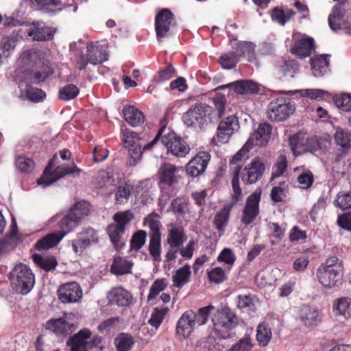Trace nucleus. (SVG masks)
Instances as JSON below:
<instances>
[{"instance_id":"f257e3e1","label":"nucleus","mask_w":351,"mask_h":351,"mask_svg":"<svg viewBox=\"0 0 351 351\" xmlns=\"http://www.w3.org/2000/svg\"><path fill=\"white\" fill-rule=\"evenodd\" d=\"M213 332L219 339H230L237 336L236 328L239 320L237 315L229 308L217 310L212 315Z\"/></svg>"},{"instance_id":"f8f14e48","label":"nucleus","mask_w":351,"mask_h":351,"mask_svg":"<svg viewBox=\"0 0 351 351\" xmlns=\"http://www.w3.org/2000/svg\"><path fill=\"white\" fill-rule=\"evenodd\" d=\"M108 58V55L101 46L90 45L87 46L86 54H81L76 58L75 66L79 70H83L88 63L97 65L106 61Z\"/></svg>"},{"instance_id":"c85d7f7f","label":"nucleus","mask_w":351,"mask_h":351,"mask_svg":"<svg viewBox=\"0 0 351 351\" xmlns=\"http://www.w3.org/2000/svg\"><path fill=\"white\" fill-rule=\"evenodd\" d=\"M20 63L24 67V74L25 70L38 69L39 65L43 62L35 49H29L22 53L19 59Z\"/></svg>"},{"instance_id":"49530a36","label":"nucleus","mask_w":351,"mask_h":351,"mask_svg":"<svg viewBox=\"0 0 351 351\" xmlns=\"http://www.w3.org/2000/svg\"><path fill=\"white\" fill-rule=\"evenodd\" d=\"M168 286L167 280L166 278H158L152 285L149 292L147 295L148 302H151L156 299L158 294L163 291Z\"/></svg>"},{"instance_id":"473e14b6","label":"nucleus","mask_w":351,"mask_h":351,"mask_svg":"<svg viewBox=\"0 0 351 351\" xmlns=\"http://www.w3.org/2000/svg\"><path fill=\"white\" fill-rule=\"evenodd\" d=\"M300 319L308 327L316 326L322 320L319 312L310 307H304L301 310Z\"/></svg>"},{"instance_id":"c03bdc74","label":"nucleus","mask_w":351,"mask_h":351,"mask_svg":"<svg viewBox=\"0 0 351 351\" xmlns=\"http://www.w3.org/2000/svg\"><path fill=\"white\" fill-rule=\"evenodd\" d=\"M148 251L154 262L161 261V237H149Z\"/></svg>"},{"instance_id":"e433bc0d","label":"nucleus","mask_w":351,"mask_h":351,"mask_svg":"<svg viewBox=\"0 0 351 351\" xmlns=\"http://www.w3.org/2000/svg\"><path fill=\"white\" fill-rule=\"evenodd\" d=\"M191 274V272L189 265H185L180 267L176 271L175 274L172 276L173 285L178 288H182L189 282Z\"/></svg>"},{"instance_id":"c9c22d12","label":"nucleus","mask_w":351,"mask_h":351,"mask_svg":"<svg viewBox=\"0 0 351 351\" xmlns=\"http://www.w3.org/2000/svg\"><path fill=\"white\" fill-rule=\"evenodd\" d=\"M277 69L280 76L293 77L294 74L298 70V64L294 60H281L278 62Z\"/></svg>"},{"instance_id":"774afa93","label":"nucleus","mask_w":351,"mask_h":351,"mask_svg":"<svg viewBox=\"0 0 351 351\" xmlns=\"http://www.w3.org/2000/svg\"><path fill=\"white\" fill-rule=\"evenodd\" d=\"M252 346L250 339L245 337L226 351H250Z\"/></svg>"},{"instance_id":"a878e982","label":"nucleus","mask_w":351,"mask_h":351,"mask_svg":"<svg viewBox=\"0 0 351 351\" xmlns=\"http://www.w3.org/2000/svg\"><path fill=\"white\" fill-rule=\"evenodd\" d=\"M226 86L233 87L234 92L241 95L254 94L259 90L258 85L248 80L236 81L228 85L218 86L217 89H223Z\"/></svg>"},{"instance_id":"603ef678","label":"nucleus","mask_w":351,"mask_h":351,"mask_svg":"<svg viewBox=\"0 0 351 351\" xmlns=\"http://www.w3.org/2000/svg\"><path fill=\"white\" fill-rule=\"evenodd\" d=\"M339 4L333 7L332 13L328 18V24L332 29H337L339 28V24H337L334 20L341 21L344 16V10L342 5H343L345 2L343 3L339 2Z\"/></svg>"},{"instance_id":"4be33fe9","label":"nucleus","mask_w":351,"mask_h":351,"mask_svg":"<svg viewBox=\"0 0 351 351\" xmlns=\"http://www.w3.org/2000/svg\"><path fill=\"white\" fill-rule=\"evenodd\" d=\"M315 50L313 38L311 37L302 38L295 42L294 46L291 49V53L299 58H305L310 56Z\"/></svg>"},{"instance_id":"a19ab883","label":"nucleus","mask_w":351,"mask_h":351,"mask_svg":"<svg viewBox=\"0 0 351 351\" xmlns=\"http://www.w3.org/2000/svg\"><path fill=\"white\" fill-rule=\"evenodd\" d=\"M134 343V337L128 333H120L114 339L117 351H130Z\"/></svg>"},{"instance_id":"69168bd1","label":"nucleus","mask_w":351,"mask_h":351,"mask_svg":"<svg viewBox=\"0 0 351 351\" xmlns=\"http://www.w3.org/2000/svg\"><path fill=\"white\" fill-rule=\"evenodd\" d=\"M335 105L345 112L351 111V96L348 94H342L335 98Z\"/></svg>"},{"instance_id":"7c9ffc66","label":"nucleus","mask_w":351,"mask_h":351,"mask_svg":"<svg viewBox=\"0 0 351 351\" xmlns=\"http://www.w3.org/2000/svg\"><path fill=\"white\" fill-rule=\"evenodd\" d=\"M132 266V261L121 256H116L114 258L110 270L115 275H123L131 273Z\"/></svg>"},{"instance_id":"c756f323","label":"nucleus","mask_w":351,"mask_h":351,"mask_svg":"<svg viewBox=\"0 0 351 351\" xmlns=\"http://www.w3.org/2000/svg\"><path fill=\"white\" fill-rule=\"evenodd\" d=\"M123 114L125 121L132 126H136L144 122L143 112L134 106L124 107Z\"/></svg>"},{"instance_id":"72a5a7b5","label":"nucleus","mask_w":351,"mask_h":351,"mask_svg":"<svg viewBox=\"0 0 351 351\" xmlns=\"http://www.w3.org/2000/svg\"><path fill=\"white\" fill-rule=\"evenodd\" d=\"M230 210V206H224L216 213L213 223L218 232H224L229 221Z\"/></svg>"},{"instance_id":"58836bf2","label":"nucleus","mask_w":351,"mask_h":351,"mask_svg":"<svg viewBox=\"0 0 351 351\" xmlns=\"http://www.w3.org/2000/svg\"><path fill=\"white\" fill-rule=\"evenodd\" d=\"M333 311L336 315L343 316L346 319L351 318V300L347 298L337 300L333 305Z\"/></svg>"},{"instance_id":"423d86ee","label":"nucleus","mask_w":351,"mask_h":351,"mask_svg":"<svg viewBox=\"0 0 351 351\" xmlns=\"http://www.w3.org/2000/svg\"><path fill=\"white\" fill-rule=\"evenodd\" d=\"M133 217L134 215L130 210L117 212L112 217L114 223L109 224L106 228L110 240L117 251L121 250L125 245L122 239L125 232V226Z\"/></svg>"},{"instance_id":"2eb2a0df","label":"nucleus","mask_w":351,"mask_h":351,"mask_svg":"<svg viewBox=\"0 0 351 351\" xmlns=\"http://www.w3.org/2000/svg\"><path fill=\"white\" fill-rule=\"evenodd\" d=\"M237 167H240L239 177H241L244 184L256 183L261 178L265 169V164L258 157L254 158L251 162L243 169H241L239 165H237Z\"/></svg>"},{"instance_id":"bb28decb","label":"nucleus","mask_w":351,"mask_h":351,"mask_svg":"<svg viewBox=\"0 0 351 351\" xmlns=\"http://www.w3.org/2000/svg\"><path fill=\"white\" fill-rule=\"evenodd\" d=\"M330 56L328 54H322L311 58L310 64L314 76L321 77L329 71Z\"/></svg>"},{"instance_id":"ddd939ff","label":"nucleus","mask_w":351,"mask_h":351,"mask_svg":"<svg viewBox=\"0 0 351 351\" xmlns=\"http://www.w3.org/2000/svg\"><path fill=\"white\" fill-rule=\"evenodd\" d=\"M261 196V192L256 191L246 199L241 217V221L245 227L252 223L259 215Z\"/></svg>"},{"instance_id":"ea45409f","label":"nucleus","mask_w":351,"mask_h":351,"mask_svg":"<svg viewBox=\"0 0 351 351\" xmlns=\"http://www.w3.org/2000/svg\"><path fill=\"white\" fill-rule=\"evenodd\" d=\"M271 331L268 323H260L256 330V340L261 346H266L271 339Z\"/></svg>"},{"instance_id":"0eeeda50","label":"nucleus","mask_w":351,"mask_h":351,"mask_svg":"<svg viewBox=\"0 0 351 351\" xmlns=\"http://www.w3.org/2000/svg\"><path fill=\"white\" fill-rule=\"evenodd\" d=\"M56 159L57 156L54 155L45 169L43 176L38 179L37 183L38 185H42L45 187L64 176L69 174L79 176L82 171V170L75 165L71 167L65 165H59L54 168V162Z\"/></svg>"},{"instance_id":"9b49d317","label":"nucleus","mask_w":351,"mask_h":351,"mask_svg":"<svg viewBox=\"0 0 351 351\" xmlns=\"http://www.w3.org/2000/svg\"><path fill=\"white\" fill-rule=\"evenodd\" d=\"M123 142L125 147L128 149V154L130 156L129 165L134 166L138 160H141L143 154L142 144L141 138L138 137L137 133L130 130L128 128L122 129ZM145 145H143V147Z\"/></svg>"},{"instance_id":"13d9d810","label":"nucleus","mask_w":351,"mask_h":351,"mask_svg":"<svg viewBox=\"0 0 351 351\" xmlns=\"http://www.w3.org/2000/svg\"><path fill=\"white\" fill-rule=\"evenodd\" d=\"M25 90L27 98L29 101L40 102L46 97V94L42 89L34 88L29 84H27Z\"/></svg>"},{"instance_id":"a211bd4d","label":"nucleus","mask_w":351,"mask_h":351,"mask_svg":"<svg viewBox=\"0 0 351 351\" xmlns=\"http://www.w3.org/2000/svg\"><path fill=\"white\" fill-rule=\"evenodd\" d=\"M210 155L206 152H198L187 164V174L192 177L202 175L206 170L210 161Z\"/></svg>"},{"instance_id":"f3484780","label":"nucleus","mask_w":351,"mask_h":351,"mask_svg":"<svg viewBox=\"0 0 351 351\" xmlns=\"http://www.w3.org/2000/svg\"><path fill=\"white\" fill-rule=\"evenodd\" d=\"M239 127V121L236 116L227 117L219 123L217 127L215 141L222 144L227 143Z\"/></svg>"},{"instance_id":"bf43d9fd","label":"nucleus","mask_w":351,"mask_h":351,"mask_svg":"<svg viewBox=\"0 0 351 351\" xmlns=\"http://www.w3.org/2000/svg\"><path fill=\"white\" fill-rule=\"evenodd\" d=\"M156 217H158V215L155 214L154 215H149L145 219L150 229L149 237H161L160 232L161 223Z\"/></svg>"},{"instance_id":"6ab92c4d","label":"nucleus","mask_w":351,"mask_h":351,"mask_svg":"<svg viewBox=\"0 0 351 351\" xmlns=\"http://www.w3.org/2000/svg\"><path fill=\"white\" fill-rule=\"evenodd\" d=\"M193 318L192 310L185 311L180 317L176 324V335L179 339H186L191 335L195 326Z\"/></svg>"},{"instance_id":"864d4df0","label":"nucleus","mask_w":351,"mask_h":351,"mask_svg":"<svg viewBox=\"0 0 351 351\" xmlns=\"http://www.w3.org/2000/svg\"><path fill=\"white\" fill-rule=\"evenodd\" d=\"M239 175H240V167H236L235 170L232 178V187L233 194L232 195V199L234 202H237L240 200L242 194L241 188L239 185Z\"/></svg>"},{"instance_id":"09e8293b","label":"nucleus","mask_w":351,"mask_h":351,"mask_svg":"<svg viewBox=\"0 0 351 351\" xmlns=\"http://www.w3.org/2000/svg\"><path fill=\"white\" fill-rule=\"evenodd\" d=\"M177 216H183L188 210V204L184 197L174 198L170 205V209Z\"/></svg>"},{"instance_id":"393cba45","label":"nucleus","mask_w":351,"mask_h":351,"mask_svg":"<svg viewBox=\"0 0 351 351\" xmlns=\"http://www.w3.org/2000/svg\"><path fill=\"white\" fill-rule=\"evenodd\" d=\"M178 168L170 163H165L159 169L160 184L162 189L165 186H170L177 182L176 173Z\"/></svg>"},{"instance_id":"cd10ccee","label":"nucleus","mask_w":351,"mask_h":351,"mask_svg":"<svg viewBox=\"0 0 351 351\" xmlns=\"http://www.w3.org/2000/svg\"><path fill=\"white\" fill-rule=\"evenodd\" d=\"M63 237L64 234H60L58 232L47 234L38 240L34 245V247L38 251L47 250L56 246Z\"/></svg>"},{"instance_id":"0e129e2a","label":"nucleus","mask_w":351,"mask_h":351,"mask_svg":"<svg viewBox=\"0 0 351 351\" xmlns=\"http://www.w3.org/2000/svg\"><path fill=\"white\" fill-rule=\"evenodd\" d=\"M271 199L276 203L282 202L286 196L285 182H282L278 186L272 188L271 191Z\"/></svg>"},{"instance_id":"5701e85b","label":"nucleus","mask_w":351,"mask_h":351,"mask_svg":"<svg viewBox=\"0 0 351 351\" xmlns=\"http://www.w3.org/2000/svg\"><path fill=\"white\" fill-rule=\"evenodd\" d=\"M108 298L112 304L119 306H128L132 303V295L122 287H115L108 294Z\"/></svg>"},{"instance_id":"a18cd8bd","label":"nucleus","mask_w":351,"mask_h":351,"mask_svg":"<svg viewBox=\"0 0 351 351\" xmlns=\"http://www.w3.org/2000/svg\"><path fill=\"white\" fill-rule=\"evenodd\" d=\"M169 308L167 306L161 308H155L152 313L148 323L153 327L158 328L162 324L165 315L169 313Z\"/></svg>"},{"instance_id":"dca6fc26","label":"nucleus","mask_w":351,"mask_h":351,"mask_svg":"<svg viewBox=\"0 0 351 351\" xmlns=\"http://www.w3.org/2000/svg\"><path fill=\"white\" fill-rule=\"evenodd\" d=\"M58 298L62 303H74L82 296L80 285L74 281L61 285L57 291Z\"/></svg>"},{"instance_id":"6e6552de","label":"nucleus","mask_w":351,"mask_h":351,"mask_svg":"<svg viewBox=\"0 0 351 351\" xmlns=\"http://www.w3.org/2000/svg\"><path fill=\"white\" fill-rule=\"evenodd\" d=\"M212 107L205 104H195L185 113L182 119L188 127L199 128L202 129L208 125Z\"/></svg>"},{"instance_id":"37998d69","label":"nucleus","mask_w":351,"mask_h":351,"mask_svg":"<svg viewBox=\"0 0 351 351\" xmlns=\"http://www.w3.org/2000/svg\"><path fill=\"white\" fill-rule=\"evenodd\" d=\"M46 328L56 335H66L69 329V323L62 318L50 319L47 322Z\"/></svg>"},{"instance_id":"79ce46f5","label":"nucleus","mask_w":351,"mask_h":351,"mask_svg":"<svg viewBox=\"0 0 351 351\" xmlns=\"http://www.w3.org/2000/svg\"><path fill=\"white\" fill-rule=\"evenodd\" d=\"M32 259L36 264L46 271L54 270L58 265L56 258L53 256L43 257L39 254H34L32 255Z\"/></svg>"},{"instance_id":"052dcab7","label":"nucleus","mask_w":351,"mask_h":351,"mask_svg":"<svg viewBox=\"0 0 351 351\" xmlns=\"http://www.w3.org/2000/svg\"><path fill=\"white\" fill-rule=\"evenodd\" d=\"M79 88L74 84H68L60 90L59 97L62 100L69 101L77 96Z\"/></svg>"},{"instance_id":"8fccbe9b","label":"nucleus","mask_w":351,"mask_h":351,"mask_svg":"<svg viewBox=\"0 0 351 351\" xmlns=\"http://www.w3.org/2000/svg\"><path fill=\"white\" fill-rule=\"evenodd\" d=\"M17 42V35L13 34L10 36L1 39V57H9L11 52L14 49Z\"/></svg>"},{"instance_id":"39448f33","label":"nucleus","mask_w":351,"mask_h":351,"mask_svg":"<svg viewBox=\"0 0 351 351\" xmlns=\"http://www.w3.org/2000/svg\"><path fill=\"white\" fill-rule=\"evenodd\" d=\"M165 130V126L160 127L154 138L150 143L145 144L144 149L152 148L159 138H161L162 143L173 155L177 157H185L190 152V147L188 143L174 132H169L163 135Z\"/></svg>"},{"instance_id":"e2e57ef3","label":"nucleus","mask_w":351,"mask_h":351,"mask_svg":"<svg viewBox=\"0 0 351 351\" xmlns=\"http://www.w3.org/2000/svg\"><path fill=\"white\" fill-rule=\"evenodd\" d=\"M77 237H82L90 245L92 243H96L99 241L97 232L93 228L88 227L83 228L80 232L77 233Z\"/></svg>"},{"instance_id":"4d7b16f0","label":"nucleus","mask_w":351,"mask_h":351,"mask_svg":"<svg viewBox=\"0 0 351 351\" xmlns=\"http://www.w3.org/2000/svg\"><path fill=\"white\" fill-rule=\"evenodd\" d=\"M16 167L21 172L28 173L34 170V162L29 158L20 156L16 159Z\"/></svg>"},{"instance_id":"7ed1b4c3","label":"nucleus","mask_w":351,"mask_h":351,"mask_svg":"<svg viewBox=\"0 0 351 351\" xmlns=\"http://www.w3.org/2000/svg\"><path fill=\"white\" fill-rule=\"evenodd\" d=\"M90 214V204L88 202L82 200L76 202L69 208L68 213L64 215L58 222L60 229V234L64 237L73 232L79 226L82 221Z\"/></svg>"},{"instance_id":"680f3d73","label":"nucleus","mask_w":351,"mask_h":351,"mask_svg":"<svg viewBox=\"0 0 351 351\" xmlns=\"http://www.w3.org/2000/svg\"><path fill=\"white\" fill-rule=\"evenodd\" d=\"M335 140L339 145L348 149L350 147L351 134L342 129H338L335 135Z\"/></svg>"},{"instance_id":"aec40b11","label":"nucleus","mask_w":351,"mask_h":351,"mask_svg":"<svg viewBox=\"0 0 351 351\" xmlns=\"http://www.w3.org/2000/svg\"><path fill=\"white\" fill-rule=\"evenodd\" d=\"M92 332L88 328H83L77 333L70 337L66 345L70 347L71 351H83L88 345V339L91 337Z\"/></svg>"},{"instance_id":"1a4fd4ad","label":"nucleus","mask_w":351,"mask_h":351,"mask_svg":"<svg viewBox=\"0 0 351 351\" xmlns=\"http://www.w3.org/2000/svg\"><path fill=\"white\" fill-rule=\"evenodd\" d=\"M295 110V104L290 98L279 97L269 104L267 117L271 121H283L291 115Z\"/></svg>"},{"instance_id":"2f4dec72","label":"nucleus","mask_w":351,"mask_h":351,"mask_svg":"<svg viewBox=\"0 0 351 351\" xmlns=\"http://www.w3.org/2000/svg\"><path fill=\"white\" fill-rule=\"evenodd\" d=\"M271 129L270 124L267 123H261L256 133L250 137L253 138V145L262 146L265 145L270 138Z\"/></svg>"},{"instance_id":"338daca9","label":"nucleus","mask_w":351,"mask_h":351,"mask_svg":"<svg viewBox=\"0 0 351 351\" xmlns=\"http://www.w3.org/2000/svg\"><path fill=\"white\" fill-rule=\"evenodd\" d=\"M335 203L342 210L351 208V193H338Z\"/></svg>"},{"instance_id":"4c0bfd02","label":"nucleus","mask_w":351,"mask_h":351,"mask_svg":"<svg viewBox=\"0 0 351 351\" xmlns=\"http://www.w3.org/2000/svg\"><path fill=\"white\" fill-rule=\"evenodd\" d=\"M62 0H29L33 8L45 13L54 12Z\"/></svg>"},{"instance_id":"9d476101","label":"nucleus","mask_w":351,"mask_h":351,"mask_svg":"<svg viewBox=\"0 0 351 351\" xmlns=\"http://www.w3.org/2000/svg\"><path fill=\"white\" fill-rule=\"evenodd\" d=\"M177 25L176 16L169 8L161 9L155 16V32L157 40L169 38L173 34V28Z\"/></svg>"},{"instance_id":"f704fd0d","label":"nucleus","mask_w":351,"mask_h":351,"mask_svg":"<svg viewBox=\"0 0 351 351\" xmlns=\"http://www.w3.org/2000/svg\"><path fill=\"white\" fill-rule=\"evenodd\" d=\"M185 240V234L182 227H173L169 230L167 243L169 247H182Z\"/></svg>"},{"instance_id":"de8ad7c7","label":"nucleus","mask_w":351,"mask_h":351,"mask_svg":"<svg viewBox=\"0 0 351 351\" xmlns=\"http://www.w3.org/2000/svg\"><path fill=\"white\" fill-rule=\"evenodd\" d=\"M147 235V232L143 230L135 232L130 241V250L138 252L141 249L146 242Z\"/></svg>"},{"instance_id":"f03ea898","label":"nucleus","mask_w":351,"mask_h":351,"mask_svg":"<svg viewBox=\"0 0 351 351\" xmlns=\"http://www.w3.org/2000/svg\"><path fill=\"white\" fill-rule=\"evenodd\" d=\"M343 276V265L342 261L333 256L328 258L321 264L316 271L319 282L325 288L335 287Z\"/></svg>"},{"instance_id":"4468645a","label":"nucleus","mask_w":351,"mask_h":351,"mask_svg":"<svg viewBox=\"0 0 351 351\" xmlns=\"http://www.w3.org/2000/svg\"><path fill=\"white\" fill-rule=\"evenodd\" d=\"M289 146L294 154L303 152H314L319 148L316 137L306 138L305 134L298 132L289 137Z\"/></svg>"},{"instance_id":"3c124183","label":"nucleus","mask_w":351,"mask_h":351,"mask_svg":"<svg viewBox=\"0 0 351 351\" xmlns=\"http://www.w3.org/2000/svg\"><path fill=\"white\" fill-rule=\"evenodd\" d=\"M133 187L128 184L119 185L115 191V200L117 204H122L127 202L131 195Z\"/></svg>"},{"instance_id":"5fc2aeb1","label":"nucleus","mask_w":351,"mask_h":351,"mask_svg":"<svg viewBox=\"0 0 351 351\" xmlns=\"http://www.w3.org/2000/svg\"><path fill=\"white\" fill-rule=\"evenodd\" d=\"M214 309L215 307L213 305H208L199 308L197 313L193 311V315H195L193 320L195 324H197L199 326L205 324L210 314V311Z\"/></svg>"},{"instance_id":"b1692460","label":"nucleus","mask_w":351,"mask_h":351,"mask_svg":"<svg viewBox=\"0 0 351 351\" xmlns=\"http://www.w3.org/2000/svg\"><path fill=\"white\" fill-rule=\"evenodd\" d=\"M33 27L28 33L34 40L45 41L53 38L55 31L53 28L47 27L43 22H34Z\"/></svg>"},{"instance_id":"6e6d98bb","label":"nucleus","mask_w":351,"mask_h":351,"mask_svg":"<svg viewBox=\"0 0 351 351\" xmlns=\"http://www.w3.org/2000/svg\"><path fill=\"white\" fill-rule=\"evenodd\" d=\"M207 275L208 280L215 284H221L228 278L225 270L220 267L213 268L208 271Z\"/></svg>"},{"instance_id":"412c9836","label":"nucleus","mask_w":351,"mask_h":351,"mask_svg":"<svg viewBox=\"0 0 351 351\" xmlns=\"http://www.w3.org/2000/svg\"><path fill=\"white\" fill-rule=\"evenodd\" d=\"M53 74L52 69L43 63L38 69L25 70V80L29 84H39Z\"/></svg>"},{"instance_id":"20e7f679","label":"nucleus","mask_w":351,"mask_h":351,"mask_svg":"<svg viewBox=\"0 0 351 351\" xmlns=\"http://www.w3.org/2000/svg\"><path fill=\"white\" fill-rule=\"evenodd\" d=\"M9 280L12 289L23 295L29 293L35 285V276L32 270L22 263L16 264L12 269L9 274Z\"/></svg>"}]
</instances>
